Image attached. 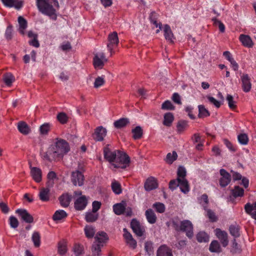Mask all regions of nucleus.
I'll list each match as a JSON object with an SVG mask.
<instances>
[{"label": "nucleus", "mask_w": 256, "mask_h": 256, "mask_svg": "<svg viewBox=\"0 0 256 256\" xmlns=\"http://www.w3.org/2000/svg\"><path fill=\"white\" fill-rule=\"evenodd\" d=\"M132 132L133 134L132 137L134 140L140 139L142 136V130L140 126H137L132 129Z\"/></svg>", "instance_id": "obj_43"}, {"label": "nucleus", "mask_w": 256, "mask_h": 256, "mask_svg": "<svg viewBox=\"0 0 256 256\" xmlns=\"http://www.w3.org/2000/svg\"><path fill=\"white\" fill-rule=\"evenodd\" d=\"M220 177L219 180L220 185L222 188L226 186L231 182V175L224 169L220 170Z\"/></svg>", "instance_id": "obj_9"}, {"label": "nucleus", "mask_w": 256, "mask_h": 256, "mask_svg": "<svg viewBox=\"0 0 256 256\" xmlns=\"http://www.w3.org/2000/svg\"><path fill=\"white\" fill-rule=\"evenodd\" d=\"M16 212L20 216L22 219L27 223H32L33 222V217L24 209H18Z\"/></svg>", "instance_id": "obj_18"}, {"label": "nucleus", "mask_w": 256, "mask_h": 256, "mask_svg": "<svg viewBox=\"0 0 256 256\" xmlns=\"http://www.w3.org/2000/svg\"><path fill=\"white\" fill-rule=\"evenodd\" d=\"M162 108L165 110H173L174 106L170 101L166 100L162 104Z\"/></svg>", "instance_id": "obj_55"}, {"label": "nucleus", "mask_w": 256, "mask_h": 256, "mask_svg": "<svg viewBox=\"0 0 256 256\" xmlns=\"http://www.w3.org/2000/svg\"><path fill=\"white\" fill-rule=\"evenodd\" d=\"M214 232L216 237L220 240L222 246L224 248L226 247L228 244V234L227 232L218 228H216Z\"/></svg>", "instance_id": "obj_11"}, {"label": "nucleus", "mask_w": 256, "mask_h": 256, "mask_svg": "<svg viewBox=\"0 0 256 256\" xmlns=\"http://www.w3.org/2000/svg\"><path fill=\"white\" fill-rule=\"evenodd\" d=\"M196 240L199 242H206L209 240L208 235L204 232H198L196 236Z\"/></svg>", "instance_id": "obj_39"}, {"label": "nucleus", "mask_w": 256, "mask_h": 256, "mask_svg": "<svg viewBox=\"0 0 256 256\" xmlns=\"http://www.w3.org/2000/svg\"><path fill=\"white\" fill-rule=\"evenodd\" d=\"M242 88L245 92H250L252 88L251 78L246 74H243L240 76Z\"/></svg>", "instance_id": "obj_10"}, {"label": "nucleus", "mask_w": 256, "mask_h": 256, "mask_svg": "<svg viewBox=\"0 0 256 256\" xmlns=\"http://www.w3.org/2000/svg\"><path fill=\"white\" fill-rule=\"evenodd\" d=\"M145 216L148 222L150 224H154L156 222L157 217L152 209H148L145 212Z\"/></svg>", "instance_id": "obj_23"}, {"label": "nucleus", "mask_w": 256, "mask_h": 256, "mask_svg": "<svg viewBox=\"0 0 256 256\" xmlns=\"http://www.w3.org/2000/svg\"><path fill=\"white\" fill-rule=\"evenodd\" d=\"M50 190L46 188H40L39 193L40 199L42 202H48L50 200Z\"/></svg>", "instance_id": "obj_26"}, {"label": "nucleus", "mask_w": 256, "mask_h": 256, "mask_svg": "<svg viewBox=\"0 0 256 256\" xmlns=\"http://www.w3.org/2000/svg\"><path fill=\"white\" fill-rule=\"evenodd\" d=\"M105 80L102 76H98L95 80L94 82V88H98L104 84Z\"/></svg>", "instance_id": "obj_53"}, {"label": "nucleus", "mask_w": 256, "mask_h": 256, "mask_svg": "<svg viewBox=\"0 0 256 256\" xmlns=\"http://www.w3.org/2000/svg\"><path fill=\"white\" fill-rule=\"evenodd\" d=\"M226 100L228 102V104L230 108L232 110H234L236 108L235 102L234 100V98L232 96L228 94L226 96Z\"/></svg>", "instance_id": "obj_58"}, {"label": "nucleus", "mask_w": 256, "mask_h": 256, "mask_svg": "<svg viewBox=\"0 0 256 256\" xmlns=\"http://www.w3.org/2000/svg\"><path fill=\"white\" fill-rule=\"evenodd\" d=\"M157 256H172L171 250L166 246H160L157 251Z\"/></svg>", "instance_id": "obj_29"}, {"label": "nucleus", "mask_w": 256, "mask_h": 256, "mask_svg": "<svg viewBox=\"0 0 256 256\" xmlns=\"http://www.w3.org/2000/svg\"><path fill=\"white\" fill-rule=\"evenodd\" d=\"M106 134V130L102 126L96 128L92 136L96 141H102Z\"/></svg>", "instance_id": "obj_15"}, {"label": "nucleus", "mask_w": 256, "mask_h": 256, "mask_svg": "<svg viewBox=\"0 0 256 256\" xmlns=\"http://www.w3.org/2000/svg\"><path fill=\"white\" fill-rule=\"evenodd\" d=\"M174 120V116L172 114L171 112H167L164 115L163 124L166 126H170Z\"/></svg>", "instance_id": "obj_33"}, {"label": "nucleus", "mask_w": 256, "mask_h": 256, "mask_svg": "<svg viewBox=\"0 0 256 256\" xmlns=\"http://www.w3.org/2000/svg\"><path fill=\"white\" fill-rule=\"evenodd\" d=\"M177 154L174 151L172 154L168 153L166 155V161L169 164H172L177 158Z\"/></svg>", "instance_id": "obj_48"}, {"label": "nucleus", "mask_w": 256, "mask_h": 256, "mask_svg": "<svg viewBox=\"0 0 256 256\" xmlns=\"http://www.w3.org/2000/svg\"><path fill=\"white\" fill-rule=\"evenodd\" d=\"M172 228L176 232H185L186 236L191 238L194 236V226L192 222L188 220H181L178 216H175L172 220Z\"/></svg>", "instance_id": "obj_3"}, {"label": "nucleus", "mask_w": 256, "mask_h": 256, "mask_svg": "<svg viewBox=\"0 0 256 256\" xmlns=\"http://www.w3.org/2000/svg\"><path fill=\"white\" fill-rule=\"evenodd\" d=\"M30 174L36 182H41L42 172L40 168L30 166Z\"/></svg>", "instance_id": "obj_19"}, {"label": "nucleus", "mask_w": 256, "mask_h": 256, "mask_svg": "<svg viewBox=\"0 0 256 256\" xmlns=\"http://www.w3.org/2000/svg\"><path fill=\"white\" fill-rule=\"evenodd\" d=\"M123 236L126 240V244L132 248H136L137 246V243L136 240L132 238V234L128 232V230L126 228H124L123 229Z\"/></svg>", "instance_id": "obj_13"}, {"label": "nucleus", "mask_w": 256, "mask_h": 256, "mask_svg": "<svg viewBox=\"0 0 256 256\" xmlns=\"http://www.w3.org/2000/svg\"><path fill=\"white\" fill-rule=\"evenodd\" d=\"M206 98L210 102L213 104L217 108H218L220 106L221 104L220 102L217 100L214 97L208 96H206Z\"/></svg>", "instance_id": "obj_60"}, {"label": "nucleus", "mask_w": 256, "mask_h": 256, "mask_svg": "<svg viewBox=\"0 0 256 256\" xmlns=\"http://www.w3.org/2000/svg\"><path fill=\"white\" fill-rule=\"evenodd\" d=\"M32 239L36 248H38L40 246V236L38 232H34L32 234Z\"/></svg>", "instance_id": "obj_45"}, {"label": "nucleus", "mask_w": 256, "mask_h": 256, "mask_svg": "<svg viewBox=\"0 0 256 256\" xmlns=\"http://www.w3.org/2000/svg\"><path fill=\"white\" fill-rule=\"evenodd\" d=\"M9 222L10 226L14 228H18L19 224L17 218L14 216H10V217Z\"/></svg>", "instance_id": "obj_56"}, {"label": "nucleus", "mask_w": 256, "mask_h": 256, "mask_svg": "<svg viewBox=\"0 0 256 256\" xmlns=\"http://www.w3.org/2000/svg\"><path fill=\"white\" fill-rule=\"evenodd\" d=\"M178 186V178L171 180L169 183V188L172 190Z\"/></svg>", "instance_id": "obj_62"}, {"label": "nucleus", "mask_w": 256, "mask_h": 256, "mask_svg": "<svg viewBox=\"0 0 256 256\" xmlns=\"http://www.w3.org/2000/svg\"><path fill=\"white\" fill-rule=\"evenodd\" d=\"M126 204V202L122 201L121 202L114 204L113 206V210L115 214L120 216L124 214Z\"/></svg>", "instance_id": "obj_20"}, {"label": "nucleus", "mask_w": 256, "mask_h": 256, "mask_svg": "<svg viewBox=\"0 0 256 256\" xmlns=\"http://www.w3.org/2000/svg\"><path fill=\"white\" fill-rule=\"evenodd\" d=\"M229 230L230 234L234 238L240 236V228L236 224H232L230 226Z\"/></svg>", "instance_id": "obj_36"}, {"label": "nucleus", "mask_w": 256, "mask_h": 256, "mask_svg": "<svg viewBox=\"0 0 256 256\" xmlns=\"http://www.w3.org/2000/svg\"><path fill=\"white\" fill-rule=\"evenodd\" d=\"M152 208H154L159 213H163L165 211L164 205L160 202H156L153 204Z\"/></svg>", "instance_id": "obj_50"}, {"label": "nucleus", "mask_w": 256, "mask_h": 256, "mask_svg": "<svg viewBox=\"0 0 256 256\" xmlns=\"http://www.w3.org/2000/svg\"><path fill=\"white\" fill-rule=\"evenodd\" d=\"M130 228L138 236H142L146 233L145 227L136 218L131 220Z\"/></svg>", "instance_id": "obj_7"}, {"label": "nucleus", "mask_w": 256, "mask_h": 256, "mask_svg": "<svg viewBox=\"0 0 256 256\" xmlns=\"http://www.w3.org/2000/svg\"><path fill=\"white\" fill-rule=\"evenodd\" d=\"M178 186L180 190L184 194H186L190 191L188 182L186 178H178Z\"/></svg>", "instance_id": "obj_27"}, {"label": "nucleus", "mask_w": 256, "mask_h": 256, "mask_svg": "<svg viewBox=\"0 0 256 256\" xmlns=\"http://www.w3.org/2000/svg\"><path fill=\"white\" fill-rule=\"evenodd\" d=\"M144 249L148 255L153 252L152 244L150 242H146L144 244Z\"/></svg>", "instance_id": "obj_59"}, {"label": "nucleus", "mask_w": 256, "mask_h": 256, "mask_svg": "<svg viewBox=\"0 0 256 256\" xmlns=\"http://www.w3.org/2000/svg\"><path fill=\"white\" fill-rule=\"evenodd\" d=\"M36 4L39 11L42 14L50 16L54 20L56 19L54 7L58 9L59 8L57 0H36Z\"/></svg>", "instance_id": "obj_2"}, {"label": "nucleus", "mask_w": 256, "mask_h": 256, "mask_svg": "<svg viewBox=\"0 0 256 256\" xmlns=\"http://www.w3.org/2000/svg\"><path fill=\"white\" fill-rule=\"evenodd\" d=\"M18 128L20 132L24 135L28 134L30 131L29 126L24 122H20L18 123Z\"/></svg>", "instance_id": "obj_31"}, {"label": "nucleus", "mask_w": 256, "mask_h": 256, "mask_svg": "<svg viewBox=\"0 0 256 256\" xmlns=\"http://www.w3.org/2000/svg\"><path fill=\"white\" fill-rule=\"evenodd\" d=\"M188 126V122L184 120H179L176 124V130L178 134L182 133Z\"/></svg>", "instance_id": "obj_34"}, {"label": "nucleus", "mask_w": 256, "mask_h": 256, "mask_svg": "<svg viewBox=\"0 0 256 256\" xmlns=\"http://www.w3.org/2000/svg\"><path fill=\"white\" fill-rule=\"evenodd\" d=\"M71 180L74 186H82L84 184V176L80 172L76 170L72 172Z\"/></svg>", "instance_id": "obj_12"}, {"label": "nucleus", "mask_w": 256, "mask_h": 256, "mask_svg": "<svg viewBox=\"0 0 256 256\" xmlns=\"http://www.w3.org/2000/svg\"><path fill=\"white\" fill-rule=\"evenodd\" d=\"M66 243L64 240L60 241L58 244V252L61 255L64 254L66 252Z\"/></svg>", "instance_id": "obj_46"}, {"label": "nucleus", "mask_w": 256, "mask_h": 256, "mask_svg": "<svg viewBox=\"0 0 256 256\" xmlns=\"http://www.w3.org/2000/svg\"><path fill=\"white\" fill-rule=\"evenodd\" d=\"M72 200V196L68 194H63L59 198V200L62 206L68 207Z\"/></svg>", "instance_id": "obj_28"}, {"label": "nucleus", "mask_w": 256, "mask_h": 256, "mask_svg": "<svg viewBox=\"0 0 256 256\" xmlns=\"http://www.w3.org/2000/svg\"><path fill=\"white\" fill-rule=\"evenodd\" d=\"M199 202L202 206L206 208L207 207L208 200V196L206 194H203L198 199Z\"/></svg>", "instance_id": "obj_52"}, {"label": "nucleus", "mask_w": 256, "mask_h": 256, "mask_svg": "<svg viewBox=\"0 0 256 256\" xmlns=\"http://www.w3.org/2000/svg\"><path fill=\"white\" fill-rule=\"evenodd\" d=\"M239 40L242 45L246 47L252 48L254 45L250 37L248 35L241 34L240 36Z\"/></svg>", "instance_id": "obj_22"}, {"label": "nucleus", "mask_w": 256, "mask_h": 256, "mask_svg": "<svg viewBox=\"0 0 256 256\" xmlns=\"http://www.w3.org/2000/svg\"><path fill=\"white\" fill-rule=\"evenodd\" d=\"M4 6L12 8L14 7L16 9L19 10L22 8L23 6L22 1H18L16 0H2Z\"/></svg>", "instance_id": "obj_21"}, {"label": "nucleus", "mask_w": 256, "mask_h": 256, "mask_svg": "<svg viewBox=\"0 0 256 256\" xmlns=\"http://www.w3.org/2000/svg\"><path fill=\"white\" fill-rule=\"evenodd\" d=\"M158 187V181L152 176L148 178L144 184V188L145 190L148 192L156 189Z\"/></svg>", "instance_id": "obj_14"}, {"label": "nucleus", "mask_w": 256, "mask_h": 256, "mask_svg": "<svg viewBox=\"0 0 256 256\" xmlns=\"http://www.w3.org/2000/svg\"><path fill=\"white\" fill-rule=\"evenodd\" d=\"M57 120L61 124H65L68 121V116L64 112H60L57 115Z\"/></svg>", "instance_id": "obj_47"}, {"label": "nucleus", "mask_w": 256, "mask_h": 256, "mask_svg": "<svg viewBox=\"0 0 256 256\" xmlns=\"http://www.w3.org/2000/svg\"><path fill=\"white\" fill-rule=\"evenodd\" d=\"M112 189L113 192L116 194H120L122 192V186L116 180H114L112 183Z\"/></svg>", "instance_id": "obj_38"}, {"label": "nucleus", "mask_w": 256, "mask_h": 256, "mask_svg": "<svg viewBox=\"0 0 256 256\" xmlns=\"http://www.w3.org/2000/svg\"><path fill=\"white\" fill-rule=\"evenodd\" d=\"M74 251L76 256H79L83 252V246L79 244H75L74 247Z\"/></svg>", "instance_id": "obj_57"}, {"label": "nucleus", "mask_w": 256, "mask_h": 256, "mask_svg": "<svg viewBox=\"0 0 256 256\" xmlns=\"http://www.w3.org/2000/svg\"><path fill=\"white\" fill-rule=\"evenodd\" d=\"M238 138L239 142L242 144L245 145L248 143V138L246 134H240L238 136Z\"/></svg>", "instance_id": "obj_51"}, {"label": "nucleus", "mask_w": 256, "mask_h": 256, "mask_svg": "<svg viewBox=\"0 0 256 256\" xmlns=\"http://www.w3.org/2000/svg\"><path fill=\"white\" fill-rule=\"evenodd\" d=\"M44 158L50 162L59 160L56 155L54 154V152L51 148H49L46 153L44 156Z\"/></svg>", "instance_id": "obj_37"}, {"label": "nucleus", "mask_w": 256, "mask_h": 256, "mask_svg": "<svg viewBox=\"0 0 256 256\" xmlns=\"http://www.w3.org/2000/svg\"><path fill=\"white\" fill-rule=\"evenodd\" d=\"M50 130V124L45 123L40 126V131L42 134H46Z\"/></svg>", "instance_id": "obj_54"}, {"label": "nucleus", "mask_w": 256, "mask_h": 256, "mask_svg": "<svg viewBox=\"0 0 256 256\" xmlns=\"http://www.w3.org/2000/svg\"><path fill=\"white\" fill-rule=\"evenodd\" d=\"M95 241L92 244V251L93 256H100L101 248L108 240L106 234L104 232H98L94 237Z\"/></svg>", "instance_id": "obj_4"}, {"label": "nucleus", "mask_w": 256, "mask_h": 256, "mask_svg": "<svg viewBox=\"0 0 256 256\" xmlns=\"http://www.w3.org/2000/svg\"><path fill=\"white\" fill-rule=\"evenodd\" d=\"M177 175L178 178H186L185 177L186 176V171L185 168L182 166L179 167L178 170Z\"/></svg>", "instance_id": "obj_61"}, {"label": "nucleus", "mask_w": 256, "mask_h": 256, "mask_svg": "<svg viewBox=\"0 0 256 256\" xmlns=\"http://www.w3.org/2000/svg\"><path fill=\"white\" fill-rule=\"evenodd\" d=\"M58 160L62 158L70 150L68 143L64 140L56 138L54 146L51 148Z\"/></svg>", "instance_id": "obj_5"}, {"label": "nucleus", "mask_w": 256, "mask_h": 256, "mask_svg": "<svg viewBox=\"0 0 256 256\" xmlns=\"http://www.w3.org/2000/svg\"><path fill=\"white\" fill-rule=\"evenodd\" d=\"M98 218V214L94 212H88L86 214L85 219L87 222H92Z\"/></svg>", "instance_id": "obj_41"}, {"label": "nucleus", "mask_w": 256, "mask_h": 256, "mask_svg": "<svg viewBox=\"0 0 256 256\" xmlns=\"http://www.w3.org/2000/svg\"><path fill=\"white\" fill-rule=\"evenodd\" d=\"M209 250L210 252L216 253H220L222 251L220 244L216 240H214L211 242Z\"/></svg>", "instance_id": "obj_30"}, {"label": "nucleus", "mask_w": 256, "mask_h": 256, "mask_svg": "<svg viewBox=\"0 0 256 256\" xmlns=\"http://www.w3.org/2000/svg\"><path fill=\"white\" fill-rule=\"evenodd\" d=\"M199 114L198 116L200 118H205L210 116V112L203 105L198 106Z\"/></svg>", "instance_id": "obj_49"}, {"label": "nucleus", "mask_w": 256, "mask_h": 256, "mask_svg": "<svg viewBox=\"0 0 256 256\" xmlns=\"http://www.w3.org/2000/svg\"><path fill=\"white\" fill-rule=\"evenodd\" d=\"M67 216L66 212L64 210H56L53 215V220H62Z\"/></svg>", "instance_id": "obj_42"}, {"label": "nucleus", "mask_w": 256, "mask_h": 256, "mask_svg": "<svg viewBox=\"0 0 256 256\" xmlns=\"http://www.w3.org/2000/svg\"><path fill=\"white\" fill-rule=\"evenodd\" d=\"M107 62L104 52H99L94 54L93 58V64L95 68L102 69Z\"/></svg>", "instance_id": "obj_8"}, {"label": "nucleus", "mask_w": 256, "mask_h": 256, "mask_svg": "<svg viewBox=\"0 0 256 256\" xmlns=\"http://www.w3.org/2000/svg\"><path fill=\"white\" fill-rule=\"evenodd\" d=\"M106 146L104 148V158L115 168H126L129 166L130 158L125 152L120 150H112Z\"/></svg>", "instance_id": "obj_1"}, {"label": "nucleus", "mask_w": 256, "mask_h": 256, "mask_svg": "<svg viewBox=\"0 0 256 256\" xmlns=\"http://www.w3.org/2000/svg\"><path fill=\"white\" fill-rule=\"evenodd\" d=\"M88 204V200L85 196L78 198L74 202V207L78 210H82L85 208Z\"/></svg>", "instance_id": "obj_16"}, {"label": "nucleus", "mask_w": 256, "mask_h": 256, "mask_svg": "<svg viewBox=\"0 0 256 256\" xmlns=\"http://www.w3.org/2000/svg\"><path fill=\"white\" fill-rule=\"evenodd\" d=\"M130 123L129 120L127 118H121L114 122V126L117 128H121L125 127Z\"/></svg>", "instance_id": "obj_32"}, {"label": "nucleus", "mask_w": 256, "mask_h": 256, "mask_svg": "<svg viewBox=\"0 0 256 256\" xmlns=\"http://www.w3.org/2000/svg\"><path fill=\"white\" fill-rule=\"evenodd\" d=\"M84 230L86 236L88 238H92L96 232L94 228L92 226H86Z\"/></svg>", "instance_id": "obj_44"}, {"label": "nucleus", "mask_w": 256, "mask_h": 256, "mask_svg": "<svg viewBox=\"0 0 256 256\" xmlns=\"http://www.w3.org/2000/svg\"><path fill=\"white\" fill-rule=\"evenodd\" d=\"M3 80L7 86H10L14 81V77L10 73H6L3 76Z\"/></svg>", "instance_id": "obj_40"}, {"label": "nucleus", "mask_w": 256, "mask_h": 256, "mask_svg": "<svg viewBox=\"0 0 256 256\" xmlns=\"http://www.w3.org/2000/svg\"><path fill=\"white\" fill-rule=\"evenodd\" d=\"M118 44L119 40L117 32H114L110 33L108 35L106 46L111 56L115 53L114 50L116 48Z\"/></svg>", "instance_id": "obj_6"}, {"label": "nucleus", "mask_w": 256, "mask_h": 256, "mask_svg": "<svg viewBox=\"0 0 256 256\" xmlns=\"http://www.w3.org/2000/svg\"><path fill=\"white\" fill-rule=\"evenodd\" d=\"M244 191L243 188L240 187L238 186H236L230 191L231 196H230V198H231L232 196L234 198L242 197L244 195Z\"/></svg>", "instance_id": "obj_24"}, {"label": "nucleus", "mask_w": 256, "mask_h": 256, "mask_svg": "<svg viewBox=\"0 0 256 256\" xmlns=\"http://www.w3.org/2000/svg\"><path fill=\"white\" fill-rule=\"evenodd\" d=\"M101 206V203L98 201H94L92 204V211L94 212H96L100 208Z\"/></svg>", "instance_id": "obj_64"}, {"label": "nucleus", "mask_w": 256, "mask_h": 256, "mask_svg": "<svg viewBox=\"0 0 256 256\" xmlns=\"http://www.w3.org/2000/svg\"><path fill=\"white\" fill-rule=\"evenodd\" d=\"M244 210L246 214L256 220V201L252 204L246 203L244 206Z\"/></svg>", "instance_id": "obj_17"}, {"label": "nucleus", "mask_w": 256, "mask_h": 256, "mask_svg": "<svg viewBox=\"0 0 256 256\" xmlns=\"http://www.w3.org/2000/svg\"><path fill=\"white\" fill-rule=\"evenodd\" d=\"M207 216L211 222H214L217 220V218L215 214L210 210H207Z\"/></svg>", "instance_id": "obj_63"}, {"label": "nucleus", "mask_w": 256, "mask_h": 256, "mask_svg": "<svg viewBox=\"0 0 256 256\" xmlns=\"http://www.w3.org/2000/svg\"><path fill=\"white\" fill-rule=\"evenodd\" d=\"M164 32L166 40L170 42H173L174 34L169 25L167 24L164 25Z\"/></svg>", "instance_id": "obj_25"}, {"label": "nucleus", "mask_w": 256, "mask_h": 256, "mask_svg": "<svg viewBox=\"0 0 256 256\" xmlns=\"http://www.w3.org/2000/svg\"><path fill=\"white\" fill-rule=\"evenodd\" d=\"M18 22L19 24V32H20L24 35V30L27 28V22L22 16H20L18 18Z\"/></svg>", "instance_id": "obj_35"}]
</instances>
